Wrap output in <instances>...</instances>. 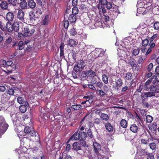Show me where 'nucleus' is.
<instances>
[{
  "label": "nucleus",
  "instance_id": "nucleus-1",
  "mask_svg": "<svg viewBox=\"0 0 159 159\" xmlns=\"http://www.w3.org/2000/svg\"><path fill=\"white\" fill-rule=\"evenodd\" d=\"M104 6L106 8L110 10L112 7V4L111 2H108L107 0H99V4L98 6V8L99 10V13L102 12L103 14L106 12V10Z\"/></svg>",
  "mask_w": 159,
  "mask_h": 159
},
{
  "label": "nucleus",
  "instance_id": "nucleus-2",
  "mask_svg": "<svg viewBox=\"0 0 159 159\" xmlns=\"http://www.w3.org/2000/svg\"><path fill=\"white\" fill-rule=\"evenodd\" d=\"M150 92L145 93L142 95V99H146L148 97L155 96L156 93H159L158 87L154 85H152L149 88Z\"/></svg>",
  "mask_w": 159,
  "mask_h": 159
},
{
  "label": "nucleus",
  "instance_id": "nucleus-3",
  "mask_svg": "<svg viewBox=\"0 0 159 159\" xmlns=\"http://www.w3.org/2000/svg\"><path fill=\"white\" fill-rule=\"evenodd\" d=\"M8 125L2 116H0V134L3 133L7 129Z\"/></svg>",
  "mask_w": 159,
  "mask_h": 159
},
{
  "label": "nucleus",
  "instance_id": "nucleus-4",
  "mask_svg": "<svg viewBox=\"0 0 159 159\" xmlns=\"http://www.w3.org/2000/svg\"><path fill=\"white\" fill-rule=\"evenodd\" d=\"M135 61L134 59L130 57L129 59L125 60V61L126 63L130 65L133 71H138L139 67L137 66V64L135 63Z\"/></svg>",
  "mask_w": 159,
  "mask_h": 159
},
{
  "label": "nucleus",
  "instance_id": "nucleus-5",
  "mask_svg": "<svg viewBox=\"0 0 159 159\" xmlns=\"http://www.w3.org/2000/svg\"><path fill=\"white\" fill-rule=\"evenodd\" d=\"M115 82V85L113 86L112 88L116 92H118L120 90V88L123 84V80L120 78H119Z\"/></svg>",
  "mask_w": 159,
  "mask_h": 159
},
{
  "label": "nucleus",
  "instance_id": "nucleus-6",
  "mask_svg": "<svg viewBox=\"0 0 159 159\" xmlns=\"http://www.w3.org/2000/svg\"><path fill=\"white\" fill-rule=\"evenodd\" d=\"M11 22H8L5 26H3L1 25L0 28L4 31H7L9 32H11L13 31V28H12V25Z\"/></svg>",
  "mask_w": 159,
  "mask_h": 159
},
{
  "label": "nucleus",
  "instance_id": "nucleus-7",
  "mask_svg": "<svg viewBox=\"0 0 159 159\" xmlns=\"http://www.w3.org/2000/svg\"><path fill=\"white\" fill-rule=\"evenodd\" d=\"M34 27L33 28H29L28 27H26L24 28V35L25 37H30L34 34Z\"/></svg>",
  "mask_w": 159,
  "mask_h": 159
},
{
  "label": "nucleus",
  "instance_id": "nucleus-8",
  "mask_svg": "<svg viewBox=\"0 0 159 159\" xmlns=\"http://www.w3.org/2000/svg\"><path fill=\"white\" fill-rule=\"evenodd\" d=\"M104 152H105V155H97V157H96L95 159H108L109 158V155L110 154L109 149L107 148L105 149V150H103Z\"/></svg>",
  "mask_w": 159,
  "mask_h": 159
},
{
  "label": "nucleus",
  "instance_id": "nucleus-9",
  "mask_svg": "<svg viewBox=\"0 0 159 159\" xmlns=\"http://www.w3.org/2000/svg\"><path fill=\"white\" fill-rule=\"evenodd\" d=\"M31 139L28 137H24L20 139L21 143L25 147H30Z\"/></svg>",
  "mask_w": 159,
  "mask_h": 159
},
{
  "label": "nucleus",
  "instance_id": "nucleus-10",
  "mask_svg": "<svg viewBox=\"0 0 159 159\" xmlns=\"http://www.w3.org/2000/svg\"><path fill=\"white\" fill-rule=\"evenodd\" d=\"M13 64V62L11 61H6V64H5V67L7 68V70L8 71L7 72L5 70H3V71L6 73L7 74H9V73L12 72L11 69L9 68V67L12 68V66Z\"/></svg>",
  "mask_w": 159,
  "mask_h": 159
},
{
  "label": "nucleus",
  "instance_id": "nucleus-11",
  "mask_svg": "<svg viewBox=\"0 0 159 159\" xmlns=\"http://www.w3.org/2000/svg\"><path fill=\"white\" fill-rule=\"evenodd\" d=\"M158 37L157 34H153V35L149 39V45H151L153 44L154 45V46H155V43H156V41L158 39Z\"/></svg>",
  "mask_w": 159,
  "mask_h": 159
},
{
  "label": "nucleus",
  "instance_id": "nucleus-12",
  "mask_svg": "<svg viewBox=\"0 0 159 159\" xmlns=\"http://www.w3.org/2000/svg\"><path fill=\"white\" fill-rule=\"evenodd\" d=\"M80 130H77L73 134L67 142V143H68L70 140H72L73 139H74L75 140H80V137L79 136L80 135Z\"/></svg>",
  "mask_w": 159,
  "mask_h": 159
},
{
  "label": "nucleus",
  "instance_id": "nucleus-13",
  "mask_svg": "<svg viewBox=\"0 0 159 159\" xmlns=\"http://www.w3.org/2000/svg\"><path fill=\"white\" fill-rule=\"evenodd\" d=\"M25 13L23 10L20 9L18 10L17 13V18L19 20L23 21L24 20Z\"/></svg>",
  "mask_w": 159,
  "mask_h": 159
},
{
  "label": "nucleus",
  "instance_id": "nucleus-14",
  "mask_svg": "<svg viewBox=\"0 0 159 159\" xmlns=\"http://www.w3.org/2000/svg\"><path fill=\"white\" fill-rule=\"evenodd\" d=\"M154 78V76H152L148 79V80L147 81L145 82L144 85V89L146 91H148L149 90V85L151 84L153 79Z\"/></svg>",
  "mask_w": 159,
  "mask_h": 159
},
{
  "label": "nucleus",
  "instance_id": "nucleus-15",
  "mask_svg": "<svg viewBox=\"0 0 159 159\" xmlns=\"http://www.w3.org/2000/svg\"><path fill=\"white\" fill-rule=\"evenodd\" d=\"M80 143L79 142H76L73 143L72 145L73 149L76 151L81 150V146Z\"/></svg>",
  "mask_w": 159,
  "mask_h": 159
},
{
  "label": "nucleus",
  "instance_id": "nucleus-16",
  "mask_svg": "<svg viewBox=\"0 0 159 159\" xmlns=\"http://www.w3.org/2000/svg\"><path fill=\"white\" fill-rule=\"evenodd\" d=\"M83 99H86V107L90 105L92 103L93 101V98L92 96L89 97V96H84L83 98Z\"/></svg>",
  "mask_w": 159,
  "mask_h": 159
},
{
  "label": "nucleus",
  "instance_id": "nucleus-17",
  "mask_svg": "<svg viewBox=\"0 0 159 159\" xmlns=\"http://www.w3.org/2000/svg\"><path fill=\"white\" fill-rule=\"evenodd\" d=\"M29 17L30 22L32 24H34L36 17L34 15V12L33 11L30 12L29 15Z\"/></svg>",
  "mask_w": 159,
  "mask_h": 159
},
{
  "label": "nucleus",
  "instance_id": "nucleus-18",
  "mask_svg": "<svg viewBox=\"0 0 159 159\" xmlns=\"http://www.w3.org/2000/svg\"><path fill=\"white\" fill-rule=\"evenodd\" d=\"M64 45L63 43H61L60 44L59 49L60 50V56L61 58H63L65 57L64 54Z\"/></svg>",
  "mask_w": 159,
  "mask_h": 159
},
{
  "label": "nucleus",
  "instance_id": "nucleus-19",
  "mask_svg": "<svg viewBox=\"0 0 159 159\" xmlns=\"http://www.w3.org/2000/svg\"><path fill=\"white\" fill-rule=\"evenodd\" d=\"M17 102L20 104H22L25 103V105L26 106H29L28 103L26 101H25L24 98L22 97H18L17 99Z\"/></svg>",
  "mask_w": 159,
  "mask_h": 159
},
{
  "label": "nucleus",
  "instance_id": "nucleus-20",
  "mask_svg": "<svg viewBox=\"0 0 159 159\" xmlns=\"http://www.w3.org/2000/svg\"><path fill=\"white\" fill-rule=\"evenodd\" d=\"M104 124L106 129L108 132H110L113 131L114 129L113 127L110 123L107 122L105 123Z\"/></svg>",
  "mask_w": 159,
  "mask_h": 159
},
{
  "label": "nucleus",
  "instance_id": "nucleus-21",
  "mask_svg": "<svg viewBox=\"0 0 159 159\" xmlns=\"http://www.w3.org/2000/svg\"><path fill=\"white\" fill-rule=\"evenodd\" d=\"M138 124L137 125L134 124L131 125L129 128L130 130L134 133H136L138 129Z\"/></svg>",
  "mask_w": 159,
  "mask_h": 159
},
{
  "label": "nucleus",
  "instance_id": "nucleus-22",
  "mask_svg": "<svg viewBox=\"0 0 159 159\" xmlns=\"http://www.w3.org/2000/svg\"><path fill=\"white\" fill-rule=\"evenodd\" d=\"M28 5L29 7L33 9L35 7L36 3L34 0H28Z\"/></svg>",
  "mask_w": 159,
  "mask_h": 159
},
{
  "label": "nucleus",
  "instance_id": "nucleus-23",
  "mask_svg": "<svg viewBox=\"0 0 159 159\" xmlns=\"http://www.w3.org/2000/svg\"><path fill=\"white\" fill-rule=\"evenodd\" d=\"M49 15H48L45 16L44 18L42 19L41 21V24L43 25H47L49 23Z\"/></svg>",
  "mask_w": 159,
  "mask_h": 159
},
{
  "label": "nucleus",
  "instance_id": "nucleus-24",
  "mask_svg": "<svg viewBox=\"0 0 159 159\" xmlns=\"http://www.w3.org/2000/svg\"><path fill=\"white\" fill-rule=\"evenodd\" d=\"M68 19L70 23H75L76 20V16L74 14H71L69 15Z\"/></svg>",
  "mask_w": 159,
  "mask_h": 159
},
{
  "label": "nucleus",
  "instance_id": "nucleus-25",
  "mask_svg": "<svg viewBox=\"0 0 159 159\" xmlns=\"http://www.w3.org/2000/svg\"><path fill=\"white\" fill-rule=\"evenodd\" d=\"M8 4L7 2L2 1L0 4V6L2 9L7 10L8 8Z\"/></svg>",
  "mask_w": 159,
  "mask_h": 159
},
{
  "label": "nucleus",
  "instance_id": "nucleus-26",
  "mask_svg": "<svg viewBox=\"0 0 159 159\" xmlns=\"http://www.w3.org/2000/svg\"><path fill=\"white\" fill-rule=\"evenodd\" d=\"M13 31L14 32H17L19 30V24L17 22H14L12 24Z\"/></svg>",
  "mask_w": 159,
  "mask_h": 159
},
{
  "label": "nucleus",
  "instance_id": "nucleus-27",
  "mask_svg": "<svg viewBox=\"0 0 159 159\" xmlns=\"http://www.w3.org/2000/svg\"><path fill=\"white\" fill-rule=\"evenodd\" d=\"M93 145L95 152H96V154L97 155L98 151L101 149V146L100 144L97 142H94L93 143Z\"/></svg>",
  "mask_w": 159,
  "mask_h": 159
},
{
  "label": "nucleus",
  "instance_id": "nucleus-28",
  "mask_svg": "<svg viewBox=\"0 0 159 159\" xmlns=\"http://www.w3.org/2000/svg\"><path fill=\"white\" fill-rule=\"evenodd\" d=\"M6 19L7 20L10 21H12L14 18V15L12 12L10 11L8 12L6 16Z\"/></svg>",
  "mask_w": 159,
  "mask_h": 159
},
{
  "label": "nucleus",
  "instance_id": "nucleus-29",
  "mask_svg": "<svg viewBox=\"0 0 159 159\" xmlns=\"http://www.w3.org/2000/svg\"><path fill=\"white\" fill-rule=\"evenodd\" d=\"M77 65L82 69H84L86 66L85 62L83 60H79Z\"/></svg>",
  "mask_w": 159,
  "mask_h": 159
},
{
  "label": "nucleus",
  "instance_id": "nucleus-30",
  "mask_svg": "<svg viewBox=\"0 0 159 159\" xmlns=\"http://www.w3.org/2000/svg\"><path fill=\"white\" fill-rule=\"evenodd\" d=\"M87 78L88 77L93 78L96 75V74L94 71L90 70L87 71Z\"/></svg>",
  "mask_w": 159,
  "mask_h": 159
},
{
  "label": "nucleus",
  "instance_id": "nucleus-31",
  "mask_svg": "<svg viewBox=\"0 0 159 159\" xmlns=\"http://www.w3.org/2000/svg\"><path fill=\"white\" fill-rule=\"evenodd\" d=\"M80 137V140H84L86 139L87 137V133L83 131H80V135H79Z\"/></svg>",
  "mask_w": 159,
  "mask_h": 159
},
{
  "label": "nucleus",
  "instance_id": "nucleus-32",
  "mask_svg": "<svg viewBox=\"0 0 159 159\" xmlns=\"http://www.w3.org/2000/svg\"><path fill=\"white\" fill-rule=\"evenodd\" d=\"M145 58L144 57H143L141 55L139 57V58L137 60V65L139 64H142L144 62Z\"/></svg>",
  "mask_w": 159,
  "mask_h": 159
},
{
  "label": "nucleus",
  "instance_id": "nucleus-33",
  "mask_svg": "<svg viewBox=\"0 0 159 159\" xmlns=\"http://www.w3.org/2000/svg\"><path fill=\"white\" fill-rule=\"evenodd\" d=\"M8 4L11 5L13 6L17 5V4H19V0H8Z\"/></svg>",
  "mask_w": 159,
  "mask_h": 159
},
{
  "label": "nucleus",
  "instance_id": "nucleus-34",
  "mask_svg": "<svg viewBox=\"0 0 159 159\" xmlns=\"http://www.w3.org/2000/svg\"><path fill=\"white\" fill-rule=\"evenodd\" d=\"M20 5L21 8L22 9H26L28 7V3L24 0H23L20 3Z\"/></svg>",
  "mask_w": 159,
  "mask_h": 159
},
{
  "label": "nucleus",
  "instance_id": "nucleus-35",
  "mask_svg": "<svg viewBox=\"0 0 159 159\" xmlns=\"http://www.w3.org/2000/svg\"><path fill=\"white\" fill-rule=\"evenodd\" d=\"M100 118L103 120L107 121L109 119V116L106 114L104 113H101L100 116Z\"/></svg>",
  "mask_w": 159,
  "mask_h": 159
},
{
  "label": "nucleus",
  "instance_id": "nucleus-36",
  "mask_svg": "<svg viewBox=\"0 0 159 159\" xmlns=\"http://www.w3.org/2000/svg\"><path fill=\"white\" fill-rule=\"evenodd\" d=\"M78 43V42L73 39L69 40L67 45L70 47H74Z\"/></svg>",
  "mask_w": 159,
  "mask_h": 159
},
{
  "label": "nucleus",
  "instance_id": "nucleus-37",
  "mask_svg": "<svg viewBox=\"0 0 159 159\" xmlns=\"http://www.w3.org/2000/svg\"><path fill=\"white\" fill-rule=\"evenodd\" d=\"M9 99V96L7 94L5 93L2 96L1 98L2 102L3 103L6 102L8 101Z\"/></svg>",
  "mask_w": 159,
  "mask_h": 159
},
{
  "label": "nucleus",
  "instance_id": "nucleus-38",
  "mask_svg": "<svg viewBox=\"0 0 159 159\" xmlns=\"http://www.w3.org/2000/svg\"><path fill=\"white\" fill-rule=\"evenodd\" d=\"M16 90V88L13 87L12 88H9L7 90V93L10 95H13L15 93V90Z\"/></svg>",
  "mask_w": 159,
  "mask_h": 159
},
{
  "label": "nucleus",
  "instance_id": "nucleus-39",
  "mask_svg": "<svg viewBox=\"0 0 159 159\" xmlns=\"http://www.w3.org/2000/svg\"><path fill=\"white\" fill-rule=\"evenodd\" d=\"M151 45L149 44V48L147 50L146 52L145 53V55L147 56L148 54L150 53L152 50V49L155 47L154 45L153 44H152Z\"/></svg>",
  "mask_w": 159,
  "mask_h": 159
},
{
  "label": "nucleus",
  "instance_id": "nucleus-40",
  "mask_svg": "<svg viewBox=\"0 0 159 159\" xmlns=\"http://www.w3.org/2000/svg\"><path fill=\"white\" fill-rule=\"evenodd\" d=\"M71 108L75 110H77L81 109L82 108V106L80 104H75L72 105L71 106Z\"/></svg>",
  "mask_w": 159,
  "mask_h": 159
},
{
  "label": "nucleus",
  "instance_id": "nucleus-41",
  "mask_svg": "<svg viewBox=\"0 0 159 159\" xmlns=\"http://www.w3.org/2000/svg\"><path fill=\"white\" fill-rule=\"evenodd\" d=\"M101 50H102V49L99 48H96L93 51V52L94 55V57L96 58L98 57L99 52H101Z\"/></svg>",
  "mask_w": 159,
  "mask_h": 159
},
{
  "label": "nucleus",
  "instance_id": "nucleus-42",
  "mask_svg": "<svg viewBox=\"0 0 159 159\" xmlns=\"http://www.w3.org/2000/svg\"><path fill=\"white\" fill-rule=\"evenodd\" d=\"M121 126L124 128H126L127 126V122L125 119H122L120 122Z\"/></svg>",
  "mask_w": 159,
  "mask_h": 159
},
{
  "label": "nucleus",
  "instance_id": "nucleus-43",
  "mask_svg": "<svg viewBox=\"0 0 159 159\" xmlns=\"http://www.w3.org/2000/svg\"><path fill=\"white\" fill-rule=\"evenodd\" d=\"M133 78L132 74L130 72H128L125 74V79L126 80H130Z\"/></svg>",
  "mask_w": 159,
  "mask_h": 159
},
{
  "label": "nucleus",
  "instance_id": "nucleus-44",
  "mask_svg": "<svg viewBox=\"0 0 159 159\" xmlns=\"http://www.w3.org/2000/svg\"><path fill=\"white\" fill-rule=\"evenodd\" d=\"M27 106L26 105H20L19 107V109L20 111L22 113L25 112L27 110Z\"/></svg>",
  "mask_w": 159,
  "mask_h": 159
},
{
  "label": "nucleus",
  "instance_id": "nucleus-45",
  "mask_svg": "<svg viewBox=\"0 0 159 159\" xmlns=\"http://www.w3.org/2000/svg\"><path fill=\"white\" fill-rule=\"evenodd\" d=\"M149 43V40L147 39H142V44L143 46L146 47Z\"/></svg>",
  "mask_w": 159,
  "mask_h": 159
},
{
  "label": "nucleus",
  "instance_id": "nucleus-46",
  "mask_svg": "<svg viewBox=\"0 0 159 159\" xmlns=\"http://www.w3.org/2000/svg\"><path fill=\"white\" fill-rule=\"evenodd\" d=\"M153 65L152 63H151L146 67V72L151 71L152 70Z\"/></svg>",
  "mask_w": 159,
  "mask_h": 159
},
{
  "label": "nucleus",
  "instance_id": "nucleus-47",
  "mask_svg": "<svg viewBox=\"0 0 159 159\" xmlns=\"http://www.w3.org/2000/svg\"><path fill=\"white\" fill-rule=\"evenodd\" d=\"M83 87L85 88H89L90 89H92L93 90H96V88L93 85V84H88L87 85H85L83 86Z\"/></svg>",
  "mask_w": 159,
  "mask_h": 159
},
{
  "label": "nucleus",
  "instance_id": "nucleus-48",
  "mask_svg": "<svg viewBox=\"0 0 159 159\" xmlns=\"http://www.w3.org/2000/svg\"><path fill=\"white\" fill-rule=\"evenodd\" d=\"M42 12L41 8L38 7L37 8L36 10L35 14L37 16V17L40 16L42 14Z\"/></svg>",
  "mask_w": 159,
  "mask_h": 159
},
{
  "label": "nucleus",
  "instance_id": "nucleus-49",
  "mask_svg": "<svg viewBox=\"0 0 159 159\" xmlns=\"http://www.w3.org/2000/svg\"><path fill=\"white\" fill-rule=\"evenodd\" d=\"M102 80L105 84H107L108 83V78L106 75L103 74L102 75Z\"/></svg>",
  "mask_w": 159,
  "mask_h": 159
},
{
  "label": "nucleus",
  "instance_id": "nucleus-50",
  "mask_svg": "<svg viewBox=\"0 0 159 159\" xmlns=\"http://www.w3.org/2000/svg\"><path fill=\"white\" fill-rule=\"evenodd\" d=\"M79 12V9L76 7H74L72 9V14L75 15L77 14Z\"/></svg>",
  "mask_w": 159,
  "mask_h": 159
},
{
  "label": "nucleus",
  "instance_id": "nucleus-51",
  "mask_svg": "<svg viewBox=\"0 0 159 159\" xmlns=\"http://www.w3.org/2000/svg\"><path fill=\"white\" fill-rule=\"evenodd\" d=\"M140 49L139 48L134 49L132 52V53L133 55L137 56L139 53Z\"/></svg>",
  "mask_w": 159,
  "mask_h": 159
},
{
  "label": "nucleus",
  "instance_id": "nucleus-52",
  "mask_svg": "<svg viewBox=\"0 0 159 159\" xmlns=\"http://www.w3.org/2000/svg\"><path fill=\"white\" fill-rule=\"evenodd\" d=\"M149 146L151 149L153 150H155L157 145L155 143L152 142L149 143Z\"/></svg>",
  "mask_w": 159,
  "mask_h": 159
},
{
  "label": "nucleus",
  "instance_id": "nucleus-53",
  "mask_svg": "<svg viewBox=\"0 0 159 159\" xmlns=\"http://www.w3.org/2000/svg\"><path fill=\"white\" fill-rule=\"evenodd\" d=\"M18 48L17 49H19L20 50H22L24 48V44L23 41H20L19 42L18 44Z\"/></svg>",
  "mask_w": 159,
  "mask_h": 159
},
{
  "label": "nucleus",
  "instance_id": "nucleus-54",
  "mask_svg": "<svg viewBox=\"0 0 159 159\" xmlns=\"http://www.w3.org/2000/svg\"><path fill=\"white\" fill-rule=\"evenodd\" d=\"M153 119V117L150 115H147L146 117V121L147 122L151 123Z\"/></svg>",
  "mask_w": 159,
  "mask_h": 159
},
{
  "label": "nucleus",
  "instance_id": "nucleus-55",
  "mask_svg": "<svg viewBox=\"0 0 159 159\" xmlns=\"http://www.w3.org/2000/svg\"><path fill=\"white\" fill-rule=\"evenodd\" d=\"M118 6L115 4H113V5H112V7L110 10L111 11H114L115 12H117L118 11Z\"/></svg>",
  "mask_w": 159,
  "mask_h": 159
},
{
  "label": "nucleus",
  "instance_id": "nucleus-56",
  "mask_svg": "<svg viewBox=\"0 0 159 159\" xmlns=\"http://www.w3.org/2000/svg\"><path fill=\"white\" fill-rule=\"evenodd\" d=\"M69 32L71 35L72 36H75L77 34V32L74 27H72L70 30Z\"/></svg>",
  "mask_w": 159,
  "mask_h": 159
},
{
  "label": "nucleus",
  "instance_id": "nucleus-57",
  "mask_svg": "<svg viewBox=\"0 0 159 159\" xmlns=\"http://www.w3.org/2000/svg\"><path fill=\"white\" fill-rule=\"evenodd\" d=\"M31 130V128L28 126L25 127L24 129L25 133L26 134H29Z\"/></svg>",
  "mask_w": 159,
  "mask_h": 159
},
{
  "label": "nucleus",
  "instance_id": "nucleus-58",
  "mask_svg": "<svg viewBox=\"0 0 159 159\" xmlns=\"http://www.w3.org/2000/svg\"><path fill=\"white\" fill-rule=\"evenodd\" d=\"M29 134L31 136L35 137L37 136V135L38 134L33 129H32V130Z\"/></svg>",
  "mask_w": 159,
  "mask_h": 159
},
{
  "label": "nucleus",
  "instance_id": "nucleus-59",
  "mask_svg": "<svg viewBox=\"0 0 159 159\" xmlns=\"http://www.w3.org/2000/svg\"><path fill=\"white\" fill-rule=\"evenodd\" d=\"M80 145L81 146H82L84 147H88V145L86 143V142L84 140H80Z\"/></svg>",
  "mask_w": 159,
  "mask_h": 159
},
{
  "label": "nucleus",
  "instance_id": "nucleus-60",
  "mask_svg": "<svg viewBox=\"0 0 159 159\" xmlns=\"http://www.w3.org/2000/svg\"><path fill=\"white\" fill-rule=\"evenodd\" d=\"M87 134V135H88V136L90 137V138L91 139L93 137V135L92 134L91 129H89L88 130Z\"/></svg>",
  "mask_w": 159,
  "mask_h": 159
},
{
  "label": "nucleus",
  "instance_id": "nucleus-61",
  "mask_svg": "<svg viewBox=\"0 0 159 159\" xmlns=\"http://www.w3.org/2000/svg\"><path fill=\"white\" fill-rule=\"evenodd\" d=\"M79 8L80 9L85 11L87 9V7L86 5L85 4H81L79 5Z\"/></svg>",
  "mask_w": 159,
  "mask_h": 159
},
{
  "label": "nucleus",
  "instance_id": "nucleus-62",
  "mask_svg": "<svg viewBox=\"0 0 159 159\" xmlns=\"http://www.w3.org/2000/svg\"><path fill=\"white\" fill-rule=\"evenodd\" d=\"M89 114H86L84 118L82 119L80 121V123H82V122L84 121H88L89 119V118L87 117L89 116Z\"/></svg>",
  "mask_w": 159,
  "mask_h": 159
},
{
  "label": "nucleus",
  "instance_id": "nucleus-63",
  "mask_svg": "<svg viewBox=\"0 0 159 159\" xmlns=\"http://www.w3.org/2000/svg\"><path fill=\"white\" fill-rule=\"evenodd\" d=\"M148 73L146 74L145 78L146 79L150 78L152 77V76L153 75L151 71L147 72Z\"/></svg>",
  "mask_w": 159,
  "mask_h": 159
},
{
  "label": "nucleus",
  "instance_id": "nucleus-64",
  "mask_svg": "<svg viewBox=\"0 0 159 159\" xmlns=\"http://www.w3.org/2000/svg\"><path fill=\"white\" fill-rule=\"evenodd\" d=\"M153 27L156 30L159 29V22L157 21L155 22L153 25Z\"/></svg>",
  "mask_w": 159,
  "mask_h": 159
}]
</instances>
